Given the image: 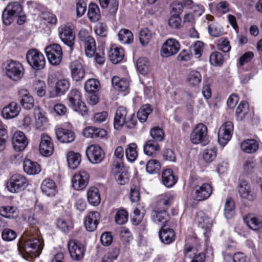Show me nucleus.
<instances>
[{
	"instance_id": "obj_63",
	"label": "nucleus",
	"mask_w": 262,
	"mask_h": 262,
	"mask_svg": "<svg viewBox=\"0 0 262 262\" xmlns=\"http://www.w3.org/2000/svg\"><path fill=\"white\" fill-rule=\"evenodd\" d=\"M230 9V5L226 1H222L219 3L216 6V11L221 14L227 13Z\"/></svg>"
},
{
	"instance_id": "obj_51",
	"label": "nucleus",
	"mask_w": 262,
	"mask_h": 262,
	"mask_svg": "<svg viewBox=\"0 0 262 262\" xmlns=\"http://www.w3.org/2000/svg\"><path fill=\"white\" fill-rule=\"evenodd\" d=\"M208 30L209 34L213 37L220 36L223 33L222 27L216 23H213L209 25Z\"/></svg>"
},
{
	"instance_id": "obj_12",
	"label": "nucleus",
	"mask_w": 262,
	"mask_h": 262,
	"mask_svg": "<svg viewBox=\"0 0 262 262\" xmlns=\"http://www.w3.org/2000/svg\"><path fill=\"white\" fill-rule=\"evenodd\" d=\"M233 131V124L231 121H227L220 128L218 132V141L224 146L231 138Z\"/></svg>"
},
{
	"instance_id": "obj_44",
	"label": "nucleus",
	"mask_w": 262,
	"mask_h": 262,
	"mask_svg": "<svg viewBox=\"0 0 262 262\" xmlns=\"http://www.w3.org/2000/svg\"><path fill=\"white\" fill-rule=\"evenodd\" d=\"M195 221L198 223V226L203 229L207 230L211 226L209 219L203 212L200 211L197 213Z\"/></svg>"
},
{
	"instance_id": "obj_60",
	"label": "nucleus",
	"mask_w": 262,
	"mask_h": 262,
	"mask_svg": "<svg viewBox=\"0 0 262 262\" xmlns=\"http://www.w3.org/2000/svg\"><path fill=\"white\" fill-rule=\"evenodd\" d=\"M150 135L155 141H162L164 138V132L159 127H155L150 130Z\"/></svg>"
},
{
	"instance_id": "obj_42",
	"label": "nucleus",
	"mask_w": 262,
	"mask_h": 262,
	"mask_svg": "<svg viewBox=\"0 0 262 262\" xmlns=\"http://www.w3.org/2000/svg\"><path fill=\"white\" fill-rule=\"evenodd\" d=\"M244 221L247 226L252 230H257L262 227L261 220L252 215L247 216Z\"/></svg>"
},
{
	"instance_id": "obj_7",
	"label": "nucleus",
	"mask_w": 262,
	"mask_h": 262,
	"mask_svg": "<svg viewBox=\"0 0 262 262\" xmlns=\"http://www.w3.org/2000/svg\"><path fill=\"white\" fill-rule=\"evenodd\" d=\"M5 70L6 75L14 81L18 80L24 75V70L23 65L16 61H7Z\"/></svg>"
},
{
	"instance_id": "obj_30",
	"label": "nucleus",
	"mask_w": 262,
	"mask_h": 262,
	"mask_svg": "<svg viewBox=\"0 0 262 262\" xmlns=\"http://www.w3.org/2000/svg\"><path fill=\"white\" fill-rule=\"evenodd\" d=\"M83 135L86 138H103L106 136L107 133L104 129L98 128L94 126H89L86 127L83 130Z\"/></svg>"
},
{
	"instance_id": "obj_43",
	"label": "nucleus",
	"mask_w": 262,
	"mask_h": 262,
	"mask_svg": "<svg viewBox=\"0 0 262 262\" xmlns=\"http://www.w3.org/2000/svg\"><path fill=\"white\" fill-rule=\"evenodd\" d=\"M152 112V108L150 104L143 105L137 113V117L141 122H145L149 115Z\"/></svg>"
},
{
	"instance_id": "obj_36",
	"label": "nucleus",
	"mask_w": 262,
	"mask_h": 262,
	"mask_svg": "<svg viewBox=\"0 0 262 262\" xmlns=\"http://www.w3.org/2000/svg\"><path fill=\"white\" fill-rule=\"evenodd\" d=\"M162 178L163 184L168 188L173 186L177 181V178L170 169H166L163 172Z\"/></svg>"
},
{
	"instance_id": "obj_23",
	"label": "nucleus",
	"mask_w": 262,
	"mask_h": 262,
	"mask_svg": "<svg viewBox=\"0 0 262 262\" xmlns=\"http://www.w3.org/2000/svg\"><path fill=\"white\" fill-rule=\"evenodd\" d=\"M71 74L72 78L78 81L81 80L84 77L85 71L82 64L77 60L72 62L70 66Z\"/></svg>"
},
{
	"instance_id": "obj_55",
	"label": "nucleus",
	"mask_w": 262,
	"mask_h": 262,
	"mask_svg": "<svg viewBox=\"0 0 262 262\" xmlns=\"http://www.w3.org/2000/svg\"><path fill=\"white\" fill-rule=\"evenodd\" d=\"M99 86V82L95 79H90L86 81L84 88L89 93L94 92L98 90Z\"/></svg>"
},
{
	"instance_id": "obj_6",
	"label": "nucleus",
	"mask_w": 262,
	"mask_h": 262,
	"mask_svg": "<svg viewBox=\"0 0 262 262\" xmlns=\"http://www.w3.org/2000/svg\"><path fill=\"white\" fill-rule=\"evenodd\" d=\"M79 39L84 43L85 53L89 58L92 57L95 53L96 45L95 39L90 35L88 30L81 29L78 35Z\"/></svg>"
},
{
	"instance_id": "obj_13",
	"label": "nucleus",
	"mask_w": 262,
	"mask_h": 262,
	"mask_svg": "<svg viewBox=\"0 0 262 262\" xmlns=\"http://www.w3.org/2000/svg\"><path fill=\"white\" fill-rule=\"evenodd\" d=\"M180 49V45L176 39H167L162 45L161 54L162 57H168L176 54Z\"/></svg>"
},
{
	"instance_id": "obj_58",
	"label": "nucleus",
	"mask_w": 262,
	"mask_h": 262,
	"mask_svg": "<svg viewBox=\"0 0 262 262\" xmlns=\"http://www.w3.org/2000/svg\"><path fill=\"white\" fill-rule=\"evenodd\" d=\"M210 62L214 66H220L224 62V58L222 54L218 52L212 53L210 56Z\"/></svg>"
},
{
	"instance_id": "obj_35",
	"label": "nucleus",
	"mask_w": 262,
	"mask_h": 262,
	"mask_svg": "<svg viewBox=\"0 0 262 262\" xmlns=\"http://www.w3.org/2000/svg\"><path fill=\"white\" fill-rule=\"evenodd\" d=\"M67 160L69 167L73 169L77 168L81 161L80 155L73 151H70L67 154Z\"/></svg>"
},
{
	"instance_id": "obj_46",
	"label": "nucleus",
	"mask_w": 262,
	"mask_h": 262,
	"mask_svg": "<svg viewBox=\"0 0 262 262\" xmlns=\"http://www.w3.org/2000/svg\"><path fill=\"white\" fill-rule=\"evenodd\" d=\"M249 105L247 102L242 101L236 110V117L237 120L242 121L248 112Z\"/></svg>"
},
{
	"instance_id": "obj_19",
	"label": "nucleus",
	"mask_w": 262,
	"mask_h": 262,
	"mask_svg": "<svg viewBox=\"0 0 262 262\" xmlns=\"http://www.w3.org/2000/svg\"><path fill=\"white\" fill-rule=\"evenodd\" d=\"M238 193L242 199L253 201L255 198V194L252 189L251 185L246 181L240 180L238 184Z\"/></svg>"
},
{
	"instance_id": "obj_10",
	"label": "nucleus",
	"mask_w": 262,
	"mask_h": 262,
	"mask_svg": "<svg viewBox=\"0 0 262 262\" xmlns=\"http://www.w3.org/2000/svg\"><path fill=\"white\" fill-rule=\"evenodd\" d=\"M212 192V188L208 183L193 187L191 192L192 198L196 201H202L208 198Z\"/></svg>"
},
{
	"instance_id": "obj_39",
	"label": "nucleus",
	"mask_w": 262,
	"mask_h": 262,
	"mask_svg": "<svg viewBox=\"0 0 262 262\" xmlns=\"http://www.w3.org/2000/svg\"><path fill=\"white\" fill-rule=\"evenodd\" d=\"M118 36L119 41L123 44H129L134 39L132 32L126 29H121L118 33Z\"/></svg>"
},
{
	"instance_id": "obj_11",
	"label": "nucleus",
	"mask_w": 262,
	"mask_h": 262,
	"mask_svg": "<svg viewBox=\"0 0 262 262\" xmlns=\"http://www.w3.org/2000/svg\"><path fill=\"white\" fill-rule=\"evenodd\" d=\"M49 61L53 65L59 64L62 58V51L60 45L54 43L45 49Z\"/></svg>"
},
{
	"instance_id": "obj_47",
	"label": "nucleus",
	"mask_w": 262,
	"mask_h": 262,
	"mask_svg": "<svg viewBox=\"0 0 262 262\" xmlns=\"http://www.w3.org/2000/svg\"><path fill=\"white\" fill-rule=\"evenodd\" d=\"M88 16L92 21L95 22L98 20L100 13L99 9L96 4L92 3L89 5Z\"/></svg>"
},
{
	"instance_id": "obj_61",
	"label": "nucleus",
	"mask_w": 262,
	"mask_h": 262,
	"mask_svg": "<svg viewBox=\"0 0 262 262\" xmlns=\"http://www.w3.org/2000/svg\"><path fill=\"white\" fill-rule=\"evenodd\" d=\"M115 179L120 185H124L128 181L127 172L124 170L114 173Z\"/></svg>"
},
{
	"instance_id": "obj_34",
	"label": "nucleus",
	"mask_w": 262,
	"mask_h": 262,
	"mask_svg": "<svg viewBox=\"0 0 262 262\" xmlns=\"http://www.w3.org/2000/svg\"><path fill=\"white\" fill-rule=\"evenodd\" d=\"M186 81L190 86L196 88L202 81L201 74L198 71L191 70L187 74Z\"/></svg>"
},
{
	"instance_id": "obj_25",
	"label": "nucleus",
	"mask_w": 262,
	"mask_h": 262,
	"mask_svg": "<svg viewBox=\"0 0 262 262\" xmlns=\"http://www.w3.org/2000/svg\"><path fill=\"white\" fill-rule=\"evenodd\" d=\"M43 193L48 196H54L57 192V187L54 181L51 179H45L41 184Z\"/></svg>"
},
{
	"instance_id": "obj_20",
	"label": "nucleus",
	"mask_w": 262,
	"mask_h": 262,
	"mask_svg": "<svg viewBox=\"0 0 262 262\" xmlns=\"http://www.w3.org/2000/svg\"><path fill=\"white\" fill-rule=\"evenodd\" d=\"M18 95L20 103L23 108L31 110L34 107V99L26 89H20L18 91Z\"/></svg>"
},
{
	"instance_id": "obj_18",
	"label": "nucleus",
	"mask_w": 262,
	"mask_h": 262,
	"mask_svg": "<svg viewBox=\"0 0 262 262\" xmlns=\"http://www.w3.org/2000/svg\"><path fill=\"white\" fill-rule=\"evenodd\" d=\"M12 144L14 149L16 151L24 150L28 144V141L24 133L17 131L12 137Z\"/></svg>"
},
{
	"instance_id": "obj_37",
	"label": "nucleus",
	"mask_w": 262,
	"mask_h": 262,
	"mask_svg": "<svg viewBox=\"0 0 262 262\" xmlns=\"http://www.w3.org/2000/svg\"><path fill=\"white\" fill-rule=\"evenodd\" d=\"M69 86L70 83L68 80L63 79L58 80L55 86V94L52 97L60 96L64 94L69 90Z\"/></svg>"
},
{
	"instance_id": "obj_22",
	"label": "nucleus",
	"mask_w": 262,
	"mask_h": 262,
	"mask_svg": "<svg viewBox=\"0 0 262 262\" xmlns=\"http://www.w3.org/2000/svg\"><path fill=\"white\" fill-rule=\"evenodd\" d=\"M20 110L21 108L17 102H11L2 110V114L4 118L10 119L17 117Z\"/></svg>"
},
{
	"instance_id": "obj_27",
	"label": "nucleus",
	"mask_w": 262,
	"mask_h": 262,
	"mask_svg": "<svg viewBox=\"0 0 262 262\" xmlns=\"http://www.w3.org/2000/svg\"><path fill=\"white\" fill-rule=\"evenodd\" d=\"M159 237L161 242L165 244H169L172 243L175 239L174 231L163 226L159 231Z\"/></svg>"
},
{
	"instance_id": "obj_5",
	"label": "nucleus",
	"mask_w": 262,
	"mask_h": 262,
	"mask_svg": "<svg viewBox=\"0 0 262 262\" xmlns=\"http://www.w3.org/2000/svg\"><path fill=\"white\" fill-rule=\"evenodd\" d=\"M26 59L28 64L34 70H40L45 66L43 55L36 49L29 50L27 53Z\"/></svg>"
},
{
	"instance_id": "obj_28",
	"label": "nucleus",
	"mask_w": 262,
	"mask_h": 262,
	"mask_svg": "<svg viewBox=\"0 0 262 262\" xmlns=\"http://www.w3.org/2000/svg\"><path fill=\"white\" fill-rule=\"evenodd\" d=\"M124 56V50L122 48L116 45L112 46L109 52V57L111 61L114 63L120 62Z\"/></svg>"
},
{
	"instance_id": "obj_32",
	"label": "nucleus",
	"mask_w": 262,
	"mask_h": 262,
	"mask_svg": "<svg viewBox=\"0 0 262 262\" xmlns=\"http://www.w3.org/2000/svg\"><path fill=\"white\" fill-rule=\"evenodd\" d=\"M241 148L246 153L252 154L258 149L259 144L257 141L254 139H248L241 143Z\"/></svg>"
},
{
	"instance_id": "obj_17",
	"label": "nucleus",
	"mask_w": 262,
	"mask_h": 262,
	"mask_svg": "<svg viewBox=\"0 0 262 262\" xmlns=\"http://www.w3.org/2000/svg\"><path fill=\"white\" fill-rule=\"evenodd\" d=\"M39 152L43 156H50L53 152V144L50 137L46 134L40 136V142L39 147Z\"/></svg>"
},
{
	"instance_id": "obj_40",
	"label": "nucleus",
	"mask_w": 262,
	"mask_h": 262,
	"mask_svg": "<svg viewBox=\"0 0 262 262\" xmlns=\"http://www.w3.org/2000/svg\"><path fill=\"white\" fill-rule=\"evenodd\" d=\"M18 214V211L15 207L3 206L0 208V215L5 218H15Z\"/></svg>"
},
{
	"instance_id": "obj_64",
	"label": "nucleus",
	"mask_w": 262,
	"mask_h": 262,
	"mask_svg": "<svg viewBox=\"0 0 262 262\" xmlns=\"http://www.w3.org/2000/svg\"><path fill=\"white\" fill-rule=\"evenodd\" d=\"M95 32L96 35L105 37L107 35L106 26L101 23H98L95 28Z\"/></svg>"
},
{
	"instance_id": "obj_4",
	"label": "nucleus",
	"mask_w": 262,
	"mask_h": 262,
	"mask_svg": "<svg viewBox=\"0 0 262 262\" xmlns=\"http://www.w3.org/2000/svg\"><path fill=\"white\" fill-rule=\"evenodd\" d=\"M74 29L73 24L69 22L61 24L58 29L60 39L70 47L74 44L75 38Z\"/></svg>"
},
{
	"instance_id": "obj_56",
	"label": "nucleus",
	"mask_w": 262,
	"mask_h": 262,
	"mask_svg": "<svg viewBox=\"0 0 262 262\" xmlns=\"http://www.w3.org/2000/svg\"><path fill=\"white\" fill-rule=\"evenodd\" d=\"M216 156V149L214 147H208L204 150L203 155V159L209 163L212 162Z\"/></svg>"
},
{
	"instance_id": "obj_1",
	"label": "nucleus",
	"mask_w": 262,
	"mask_h": 262,
	"mask_svg": "<svg viewBox=\"0 0 262 262\" xmlns=\"http://www.w3.org/2000/svg\"><path fill=\"white\" fill-rule=\"evenodd\" d=\"M35 229L27 231L23 237L19 245V250L27 256L31 258L38 256L43 248L42 241L34 234Z\"/></svg>"
},
{
	"instance_id": "obj_14",
	"label": "nucleus",
	"mask_w": 262,
	"mask_h": 262,
	"mask_svg": "<svg viewBox=\"0 0 262 262\" xmlns=\"http://www.w3.org/2000/svg\"><path fill=\"white\" fill-rule=\"evenodd\" d=\"M86 155L89 161L93 164L101 163L105 156L103 149L96 145L89 146L86 150Z\"/></svg>"
},
{
	"instance_id": "obj_50",
	"label": "nucleus",
	"mask_w": 262,
	"mask_h": 262,
	"mask_svg": "<svg viewBox=\"0 0 262 262\" xmlns=\"http://www.w3.org/2000/svg\"><path fill=\"white\" fill-rule=\"evenodd\" d=\"M138 71L143 75H146L149 71V63L145 58H139L136 63Z\"/></svg>"
},
{
	"instance_id": "obj_2",
	"label": "nucleus",
	"mask_w": 262,
	"mask_h": 262,
	"mask_svg": "<svg viewBox=\"0 0 262 262\" xmlns=\"http://www.w3.org/2000/svg\"><path fill=\"white\" fill-rule=\"evenodd\" d=\"M68 106L73 111L82 116L88 114V109L81 99L80 92L77 90H72L68 95Z\"/></svg>"
},
{
	"instance_id": "obj_3",
	"label": "nucleus",
	"mask_w": 262,
	"mask_h": 262,
	"mask_svg": "<svg viewBox=\"0 0 262 262\" xmlns=\"http://www.w3.org/2000/svg\"><path fill=\"white\" fill-rule=\"evenodd\" d=\"M23 13V7L18 2L9 3L3 11L2 19L3 23L6 25H10L14 18Z\"/></svg>"
},
{
	"instance_id": "obj_45",
	"label": "nucleus",
	"mask_w": 262,
	"mask_h": 262,
	"mask_svg": "<svg viewBox=\"0 0 262 262\" xmlns=\"http://www.w3.org/2000/svg\"><path fill=\"white\" fill-rule=\"evenodd\" d=\"M144 152L149 156H152L156 151L160 150L158 143L154 140H149L144 145Z\"/></svg>"
},
{
	"instance_id": "obj_41",
	"label": "nucleus",
	"mask_w": 262,
	"mask_h": 262,
	"mask_svg": "<svg viewBox=\"0 0 262 262\" xmlns=\"http://www.w3.org/2000/svg\"><path fill=\"white\" fill-rule=\"evenodd\" d=\"M35 125L37 128L44 129L48 124V120L46 113L43 111H39L35 115Z\"/></svg>"
},
{
	"instance_id": "obj_16",
	"label": "nucleus",
	"mask_w": 262,
	"mask_h": 262,
	"mask_svg": "<svg viewBox=\"0 0 262 262\" xmlns=\"http://www.w3.org/2000/svg\"><path fill=\"white\" fill-rule=\"evenodd\" d=\"M68 247L72 259L79 260L83 257L85 250L83 246L79 242L71 239L68 243Z\"/></svg>"
},
{
	"instance_id": "obj_48",
	"label": "nucleus",
	"mask_w": 262,
	"mask_h": 262,
	"mask_svg": "<svg viewBox=\"0 0 262 262\" xmlns=\"http://www.w3.org/2000/svg\"><path fill=\"white\" fill-rule=\"evenodd\" d=\"M137 147V144L134 143H130L127 145L125 149V155L127 159L129 161L133 162L136 159L138 156Z\"/></svg>"
},
{
	"instance_id": "obj_29",
	"label": "nucleus",
	"mask_w": 262,
	"mask_h": 262,
	"mask_svg": "<svg viewBox=\"0 0 262 262\" xmlns=\"http://www.w3.org/2000/svg\"><path fill=\"white\" fill-rule=\"evenodd\" d=\"M151 219L155 223H161L166 226L169 220L167 211L157 208L152 212Z\"/></svg>"
},
{
	"instance_id": "obj_53",
	"label": "nucleus",
	"mask_w": 262,
	"mask_h": 262,
	"mask_svg": "<svg viewBox=\"0 0 262 262\" xmlns=\"http://www.w3.org/2000/svg\"><path fill=\"white\" fill-rule=\"evenodd\" d=\"M234 203L231 198L226 200L224 207V215L226 219H230L233 214Z\"/></svg>"
},
{
	"instance_id": "obj_52",
	"label": "nucleus",
	"mask_w": 262,
	"mask_h": 262,
	"mask_svg": "<svg viewBox=\"0 0 262 262\" xmlns=\"http://www.w3.org/2000/svg\"><path fill=\"white\" fill-rule=\"evenodd\" d=\"M152 33L147 28L142 29L140 32L139 39L143 46L147 45L151 38Z\"/></svg>"
},
{
	"instance_id": "obj_62",
	"label": "nucleus",
	"mask_w": 262,
	"mask_h": 262,
	"mask_svg": "<svg viewBox=\"0 0 262 262\" xmlns=\"http://www.w3.org/2000/svg\"><path fill=\"white\" fill-rule=\"evenodd\" d=\"M16 233L9 228L5 229L2 233V237L5 241H12L16 237Z\"/></svg>"
},
{
	"instance_id": "obj_33",
	"label": "nucleus",
	"mask_w": 262,
	"mask_h": 262,
	"mask_svg": "<svg viewBox=\"0 0 262 262\" xmlns=\"http://www.w3.org/2000/svg\"><path fill=\"white\" fill-rule=\"evenodd\" d=\"M87 199L90 204L95 206L98 205L101 202L98 189L95 187H90L87 192Z\"/></svg>"
},
{
	"instance_id": "obj_54",
	"label": "nucleus",
	"mask_w": 262,
	"mask_h": 262,
	"mask_svg": "<svg viewBox=\"0 0 262 262\" xmlns=\"http://www.w3.org/2000/svg\"><path fill=\"white\" fill-rule=\"evenodd\" d=\"M161 168L159 162L156 160H150L146 163V171L149 173H156L159 172Z\"/></svg>"
},
{
	"instance_id": "obj_38",
	"label": "nucleus",
	"mask_w": 262,
	"mask_h": 262,
	"mask_svg": "<svg viewBox=\"0 0 262 262\" xmlns=\"http://www.w3.org/2000/svg\"><path fill=\"white\" fill-rule=\"evenodd\" d=\"M112 83L114 89L119 92H124L128 88L129 82L126 79H120L119 77L114 76Z\"/></svg>"
},
{
	"instance_id": "obj_26",
	"label": "nucleus",
	"mask_w": 262,
	"mask_h": 262,
	"mask_svg": "<svg viewBox=\"0 0 262 262\" xmlns=\"http://www.w3.org/2000/svg\"><path fill=\"white\" fill-rule=\"evenodd\" d=\"M55 133L57 139L62 143H70L75 138V135L72 131L63 128H57Z\"/></svg>"
},
{
	"instance_id": "obj_24",
	"label": "nucleus",
	"mask_w": 262,
	"mask_h": 262,
	"mask_svg": "<svg viewBox=\"0 0 262 262\" xmlns=\"http://www.w3.org/2000/svg\"><path fill=\"white\" fill-rule=\"evenodd\" d=\"M127 110L123 106L119 107L116 112L114 117V125L116 129H120L125 124L127 120Z\"/></svg>"
},
{
	"instance_id": "obj_57",
	"label": "nucleus",
	"mask_w": 262,
	"mask_h": 262,
	"mask_svg": "<svg viewBox=\"0 0 262 262\" xmlns=\"http://www.w3.org/2000/svg\"><path fill=\"white\" fill-rule=\"evenodd\" d=\"M128 220V213L124 209L118 210L115 216L116 223L118 225H123Z\"/></svg>"
},
{
	"instance_id": "obj_8",
	"label": "nucleus",
	"mask_w": 262,
	"mask_h": 262,
	"mask_svg": "<svg viewBox=\"0 0 262 262\" xmlns=\"http://www.w3.org/2000/svg\"><path fill=\"white\" fill-rule=\"evenodd\" d=\"M28 186V181L23 174L16 173L12 175L7 184L8 190L12 192H18Z\"/></svg>"
},
{
	"instance_id": "obj_31",
	"label": "nucleus",
	"mask_w": 262,
	"mask_h": 262,
	"mask_svg": "<svg viewBox=\"0 0 262 262\" xmlns=\"http://www.w3.org/2000/svg\"><path fill=\"white\" fill-rule=\"evenodd\" d=\"M24 170L30 175L36 174L40 172V165L36 162H33L29 159H25L23 164Z\"/></svg>"
},
{
	"instance_id": "obj_59",
	"label": "nucleus",
	"mask_w": 262,
	"mask_h": 262,
	"mask_svg": "<svg viewBox=\"0 0 262 262\" xmlns=\"http://www.w3.org/2000/svg\"><path fill=\"white\" fill-rule=\"evenodd\" d=\"M7 138L6 126L0 123V151L4 148Z\"/></svg>"
},
{
	"instance_id": "obj_49",
	"label": "nucleus",
	"mask_w": 262,
	"mask_h": 262,
	"mask_svg": "<svg viewBox=\"0 0 262 262\" xmlns=\"http://www.w3.org/2000/svg\"><path fill=\"white\" fill-rule=\"evenodd\" d=\"M173 200V196L171 195L164 196L158 201L157 208L166 211L171 204Z\"/></svg>"
},
{
	"instance_id": "obj_9",
	"label": "nucleus",
	"mask_w": 262,
	"mask_h": 262,
	"mask_svg": "<svg viewBox=\"0 0 262 262\" xmlns=\"http://www.w3.org/2000/svg\"><path fill=\"white\" fill-rule=\"evenodd\" d=\"M208 138L207 127L203 123L196 125L190 136V141L195 144L199 143L206 144L208 142Z\"/></svg>"
},
{
	"instance_id": "obj_21",
	"label": "nucleus",
	"mask_w": 262,
	"mask_h": 262,
	"mask_svg": "<svg viewBox=\"0 0 262 262\" xmlns=\"http://www.w3.org/2000/svg\"><path fill=\"white\" fill-rule=\"evenodd\" d=\"M100 214L97 211H91L85 216L84 226L88 231H94L99 223Z\"/></svg>"
},
{
	"instance_id": "obj_15",
	"label": "nucleus",
	"mask_w": 262,
	"mask_h": 262,
	"mask_svg": "<svg viewBox=\"0 0 262 262\" xmlns=\"http://www.w3.org/2000/svg\"><path fill=\"white\" fill-rule=\"evenodd\" d=\"M89 181V174L85 171H79L76 172L72 178V186L77 190H82L88 185Z\"/></svg>"
}]
</instances>
